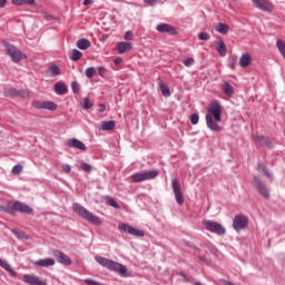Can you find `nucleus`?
I'll use <instances>...</instances> for the list:
<instances>
[{"instance_id": "8fccbe9b", "label": "nucleus", "mask_w": 285, "mask_h": 285, "mask_svg": "<svg viewBox=\"0 0 285 285\" xmlns=\"http://www.w3.org/2000/svg\"><path fill=\"white\" fill-rule=\"evenodd\" d=\"M11 233L13 235H16V237H18V239H21L23 237V234H21L19 230L17 229H11Z\"/></svg>"}, {"instance_id": "864d4df0", "label": "nucleus", "mask_w": 285, "mask_h": 285, "mask_svg": "<svg viewBox=\"0 0 285 285\" xmlns=\"http://www.w3.org/2000/svg\"><path fill=\"white\" fill-rule=\"evenodd\" d=\"M99 112H106V105L101 104L98 107Z\"/></svg>"}, {"instance_id": "4c0bfd02", "label": "nucleus", "mask_w": 285, "mask_h": 285, "mask_svg": "<svg viewBox=\"0 0 285 285\" xmlns=\"http://www.w3.org/2000/svg\"><path fill=\"white\" fill-rule=\"evenodd\" d=\"M236 67H237V56L236 55H232L229 57V68L232 70H235Z\"/></svg>"}, {"instance_id": "7c9ffc66", "label": "nucleus", "mask_w": 285, "mask_h": 285, "mask_svg": "<svg viewBox=\"0 0 285 285\" xmlns=\"http://www.w3.org/2000/svg\"><path fill=\"white\" fill-rule=\"evenodd\" d=\"M159 90L161 91L163 97H170V89L164 82H159Z\"/></svg>"}, {"instance_id": "c85d7f7f", "label": "nucleus", "mask_w": 285, "mask_h": 285, "mask_svg": "<svg viewBox=\"0 0 285 285\" xmlns=\"http://www.w3.org/2000/svg\"><path fill=\"white\" fill-rule=\"evenodd\" d=\"M13 6H35V0H11Z\"/></svg>"}, {"instance_id": "603ef678", "label": "nucleus", "mask_w": 285, "mask_h": 285, "mask_svg": "<svg viewBox=\"0 0 285 285\" xmlns=\"http://www.w3.org/2000/svg\"><path fill=\"white\" fill-rule=\"evenodd\" d=\"M144 2L148 6H155V3H157V0H144Z\"/></svg>"}, {"instance_id": "72a5a7b5", "label": "nucleus", "mask_w": 285, "mask_h": 285, "mask_svg": "<svg viewBox=\"0 0 285 285\" xmlns=\"http://www.w3.org/2000/svg\"><path fill=\"white\" fill-rule=\"evenodd\" d=\"M105 199H106V203L108 204V206L119 209V204L117 203V200H115V198H112L110 196H106Z\"/></svg>"}, {"instance_id": "f257e3e1", "label": "nucleus", "mask_w": 285, "mask_h": 285, "mask_svg": "<svg viewBox=\"0 0 285 285\" xmlns=\"http://www.w3.org/2000/svg\"><path fill=\"white\" fill-rule=\"evenodd\" d=\"M95 259L97 264H99L104 268H107V271H111L112 273H118L120 277H128V268H126V265L99 255L95 256Z\"/></svg>"}, {"instance_id": "4d7b16f0", "label": "nucleus", "mask_w": 285, "mask_h": 285, "mask_svg": "<svg viewBox=\"0 0 285 285\" xmlns=\"http://www.w3.org/2000/svg\"><path fill=\"white\" fill-rule=\"evenodd\" d=\"M92 4V0H83V6H90Z\"/></svg>"}, {"instance_id": "5fc2aeb1", "label": "nucleus", "mask_w": 285, "mask_h": 285, "mask_svg": "<svg viewBox=\"0 0 285 285\" xmlns=\"http://www.w3.org/2000/svg\"><path fill=\"white\" fill-rule=\"evenodd\" d=\"M6 3H8V0H0V8H6Z\"/></svg>"}, {"instance_id": "1a4fd4ad", "label": "nucleus", "mask_w": 285, "mask_h": 285, "mask_svg": "<svg viewBox=\"0 0 285 285\" xmlns=\"http://www.w3.org/2000/svg\"><path fill=\"white\" fill-rule=\"evenodd\" d=\"M171 188L177 204L181 206L184 204V195L181 194V184L177 178L171 179Z\"/></svg>"}, {"instance_id": "3c124183", "label": "nucleus", "mask_w": 285, "mask_h": 285, "mask_svg": "<svg viewBox=\"0 0 285 285\" xmlns=\"http://www.w3.org/2000/svg\"><path fill=\"white\" fill-rule=\"evenodd\" d=\"M98 75H100V77H104V75H106V68L99 67L98 68Z\"/></svg>"}, {"instance_id": "e433bc0d", "label": "nucleus", "mask_w": 285, "mask_h": 285, "mask_svg": "<svg viewBox=\"0 0 285 285\" xmlns=\"http://www.w3.org/2000/svg\"><path fill=\"white\" fill-rule=\"evenodd\" d=\"M199 41H210V33L203 31L198 33Z\"/></svg>"}, {"instance_id": "f8f14e48", "label": "nucleus", "mask_w": 285, "mask_h": 285, "mask_svg": "<svg viewBox=\"0 0 285 285\" xmlns=\"http://www.w3.org/2000/svg\"><path fill=\"white\" fill-rule=\"evenodd\" d=\"M23 282L24 284H29V285H48L46 281L40 279L39 276L32 275V274H24Z\"/></svg>"}, {"instance_id": "20e7f679", "label": "nucleus", "mask_w": 285, "mask_h": 285, "mask_svg": "<svg viewBox=\"0 0 285 285\" xmlns=\"http://www.w3.org/2000/svg\"><path fill=\"white\" fill-rule=\"evenodd\" d=\"M6 213H9V215H14V213H23L26 215H32V207L28 206L26 203L16 200L12 203V205H8L4 208Z\"/></svg>"}, {"instance_id": "6ab92c4d", "label": "nucleus", "mask_w": 285, "mask_h": 285, "mask_svg": "<svg viewBox=\"0 0 285 285\" xmlns=\"http://www.w3.org/2000/svg\"><path fill=\"white\" fill-rule=\"evenodd\" d=\"M0 268H3L10 275V277H17V272L12 268L10 263L3 258H0Z\"/></svg>"}, {"instance_id": "49530a36", "label": "nucleus", "mask_w": 285, "mask_h": 285, "mask_svg": "<svg viewBox=\"0 0 285 285\" xmlns=\"http://www.w3.org/2000/svg\"><path fill=\"white\" fill-rule=\"evenodd\" d=\"M258 170H262L267 177H271V174H268V171H266V165L258 164Z\"/></svg>"}, {"instance_id": "dca6fc26", "label": "nucleus", "mask_w": 285, "mask_h": 285, "mask_svg": "<svg viewBox=\"0 0 285 285\" xmlns=\"http://www.w3.org/2000/svg\"><path fill=\"white\" fill-rule=\"evenodd\" d=\"M156 30L158 32H161V33H167V35H177V30L168 24V23H160L156 27Z\"/></svg>"}, {"instance_id": "79ce46f5", "label": "nucleus", "mask_w": 285, "mask_h": 285, "mask_svg": "<svg viewBox=\"0 0 285 285\" xmlns=\"http://www.w3.org/2000/svg\"><path fill=\"white\" fill-rule=\"evenodd\" d=\"M190 124H193V126H197V124H199V115L193 114L190 116Z\"/></svg>"}, {"instance_id": "f3484780", "label": "nucleus", "mask_w": 285, "mask_h": 285, "mask_svg": "<svg viewBox=\"0 0 285 285\" xmlns=\"http://www.w3.org/2000/svg\"><path fill=\"white\" fill-rule=\"evenodd\" d=\"M205 119H206L207 128H209V130H213V132H219V130H222V127H219L217 122L213 121V116H210V114H207L205 116Z\"/></svg>"}, {"instance_id": "6e6552de", "label": "nucleus", "mask_w": 285, "mask_h": 285, "mask_svg": "<svg viewBox=\"0 0 285 285\" xmlns=\"http://www.w3.org/2000/svg\"><path fill=\"white\" fill-rule=\"evenodd\" d=\"M118 230H121L122 233H128V235H132L134 237H144L145 235L144 230L137 229L126 223H120L118 225Z\"/></svg>"}, {"instance_id": "5701e85b", "label": "nucleus", "mask_w": 285, "mask_h": 285, "mask_svg": "<svg viewBox=\"0 0 285 285\" xmlns=\"http://www.w3.org/2000/svg\"><path fill=\"white\" fill-rule=\"evenodd\" d=\"M223 92L227 97H233V95H235V89L233 88V85H230L228 81H225L223 85Z\"/></svg>"}, {"instance_id": "2eb2a0df", "label": "nucleus", "mask_w": 285, "mask_h": 285, "mask_svg": "<svg viewBox=\"0 0 285 285\" xmlns=\"http://www.w3.org/2000/svg\"><path fill=\"white\" fill-rule=\"evenodd\" d=\"M56 262L53 258H41L33 262V266L38 268H50V266H55Z\"/></svg>"}, {"instance_id": "f03ea898", "label": "nucleus", "mask_w": 285, "mask_h": 285, "mask_svg": "<svg viewBox=\"0 0 285 285\" xmlns=\"http://www.w3.org/2000/svg\"><path fill=\"white\" fill-rule=\"evenodd\" d=\"M72 210H73V213H76V215H79V217H81L89 224H94V226H101V219H99L98 216H95L86 207L81 206V204L73 203Z\"/></svg>"}, {"instance_id": "b1692460", "label": "nucleus", "mask_w": 285, "mask_h": 285, "mask_svg": "<svg viewBox=\"0 0 285 285\" xmlns=\"http://www.w3.org/2000/svg\"><path fill=\"white\" fill-rule=\"evenodd\" d=\"M90 46H91L90 40L86 38H81L77 41V48H79V50H88Z\"/></svg>"}, {"instance_id": "473e14b6", "label": "nucleus", "mask_w": 285, "mask_h": 285, "mask_svg": "<svg viewBox=\"0 0 285 285\" xmlns=\"http://www.w3.org/2000/svg\"><path fill=\"white\" fill-rule=\"evenodd\" d=\"M57 104L53 101H42V110H56Z\"/></svg>"}, {"instance_id": "a878e982", "label": "nucleus", "mask_w": 285, "mask_h": 285, "mask_svg": "<svg viewBox=\"0 0 285 285\" xmlns=\"http://www.w3.org/2000/svg\"><path fill=\"white\" fill-rule=\"evenodd\" d=\"M256 144H258V146H267V148H271V139H268V137L257 136Z\"/></svg>"}, {"instance_id": "423d86ee", "label": "nucleus", "mask_w": 285, "mask_h": 285, "mask_svg": "<svg viewBox=\"0 0 285 285\" xmlns=\"http://www.w3.org/2000/svg\"><path fill=\"white\" fill-rule=\"evenodd\" d=\"M4 48L9 55V57H11V60L14 63H19V61H21V59L26 58V55H23V52H21V50H19L17 47H14L13 45H10L8 42H4Z\"/></svg>"}, {"instance_id": "7ed1b4c3", "label": "nucleus", "mask_w": 285, "mask_h": 285, "mask_svg": "<svg viewBox=\"0 0 285 285\" xmlns=\"http://www.w3.org/2000/svg\"><path fill=\"white\" fill-rule=\"evenodd\" d=\"M159 176L158 169H153L148 171H140L132 174L129 179H131L132 184H141V181H150V179H155Z\"/></svg>"}, {"instance_id": "aec40b11", "label": "nucleus", "mask_w": 285, "mask_h": 285, "mask_svg": "<svg viewBox=\"0 0 285 285\" xmlns=\"http://www.w3.org/2000/svg\"><path fill=\"white\" fill-rule=\"evenodd\" d=\"M226 43L224 42V40H217L216 41V51L218 52V55L220 57H226Z\"/></svg>"}, {"instance_id": "58836bf2", "label": "nucleus", "mask_w": 285, "mask_h": 285, "mask_svg": "<svg viewBox=\"0 0 285 285\" xmlns=\"http://www.w3.org/2000/svg\"><path fill=\"white\" fill-rule=\"evenodd\" d=\"M94 104L92 101H90L89 98H85L82 100V108H85V110H90V108H92Z\"/></svg>"}, {"instance_id": "39448f33", "label": "nucleus", "mask_w": 285, "mask_h": 285, "mask_svg": "<svg viewBox=\"0 0 285 285\" xmlns=\"http://www.w3.org/2000/svg\"><path fill=\"white\" fill-rule=\"evenodd\" d=\"M203 224L205 229L209 233H214V235H226V228L215 220H204Z\"/></svg>"}, {"instance_id": "cd10ccee", "label": "nucleus", "mask_w": 285, "mask_h": 285, "mask_svg": "<svg viewBox=\"0 0 285 285\" xmlns=\"http://www.w3.org/2000/svg\"><path fill=\"white\" fill-rule=\"evenodd\" d=\"M82 57L83 53H81V51H79L78 49H73L70 51L69 58L71 59V61H79V59H81Z\"/></svg>"}, {"instance_id": "4468645a", "label": "nucleus", "mask_w": 285, "mask_h": 285, "mask_svg": "<svg viewBox=\"0 0 285 285\" xmlns=\"http://www.w3.org/2000/svg\"><path fill=\"white\" fill-rule=\"evenodd\" d=\"M254 181L256 184V188H257L258 193H261V195H263V197H265V199H268L271 197V191H268V188L266 187V185H264L262 179L254 177Z\"/></svg>"}, {"instance_id": "412c9836", "label": "nucleus", "mask_w": 285, "mask_h": 285, "mask_svg": "<svg viewBox=\"0 0 285 285\" xmlns=\"http://www.w3.org/2000/svg\"><path fill=\"white\" fill-rule=\"evenodd\" d=\"M55 92L56 95H66V92H68V87L66 86V82H56Z\"/></svg>"}, {"instance_id": "de8ad7c7", "label": "nucleus", "mask_w": 285, "mask_h": 285, "mask_svg": "<svg viewBox=\"0 0 285 285\" xmlns=\"http://www.w3.org/2000/svg\"><path fill=\"white\" fill-rule=\"evenodd\" d=\"M132 40V31L128 30L125 32V41H131Z\"/></svg>"}, {"instance_id": "9b49d317", "label": "nucleus", "mask_w": 285, "mask_h": 285, "mask_svg": "<svg viewBox=\"0 0 285 285\" xmlns=\"http://www.w3.org/2000/svg\"><path fill=\"white\" fill-rule=\"evenodd\" d=\"M255 8L262 10L263 12H273L275 10V6L269 0H252Z\"/></svg>"}, {"instance_id": "4be33fe9", "label": "nucleus", "mask_w": 285, "mask_h": 285, "mask_svg": "<svg viewBox=\"0 0 285 285\" xmlns=\"http://www.w3.org/2000/svg\"><path fill=\"white\" fill-rule=\"evenodd\" d=\"M118 55H124L127 50H132V43L130 42H119L117 46Z\"/></svg>"}, {"instance_id": "c03bdc74", "label": "nucleus", "mask_w": 285, "mask_h": 285, "mask_svg": "<svg viewBox=\"0 0 285 285\" xmlns=\"http://www.w3.org/2000/svg\"><path fill=\"white\" fill-rule=\"evenodd\" d=\"M184 66H186V68H190V66H194L195 65V59L193 58H187L184 60Z\"/></svg>"}, {"instance_id": "a19ab883", "label": "nucleus", "mask_w": 285, "mask_h": 285, "mask_svg": "<svg viewBox=\"0 0 285 285\" xmlns=\"http://www.w3.org/2000/svg\"><path fill=\"white\" fill-rule=\"evenodd\" d=\"M23 170V166L21 165H16L12 167L11 173L12 175H19Z\"/></svg>"}, {"instance_id": "bb28decb", "label": "nucleus", "mask_w": 285, "mask_h": 285, "mask_svg": "<svg viewBox=\"0 0 285 285\" xmlns=\"http://www.w3.org/2000/svg\"><path fill=\"white\" fill-rule=\"evenodd\" d=\"M115 126L116 124L114 120L102 121L100 130H105V131L115 130Z\"/></svg>"}, {"instance_id": "c9c22d12", "label": "nucleus", "mask_w": 285, "mask_h": 285, "mask_svg": "<svg viewBox=\"0 0 285 285\" xmlns=\"http://www.w3.org/2000/svg\"><path fill=\"white\" fill-rule=\"evenodd\" d=\"M71 90L73 95H79V92H81V87L79 86V82L77 80H73L71 82Z\"/></svg>"}, {"instance_id": "9d476101", "label": "nucleus", "mask_w": 285, "mask_h": 285, "mask_svg": "<svg viewBox=\"0 0 285 285\" xmlns=\"http://www.w3.org/2000/svg\"><path fill=\"white\" fill-rule=\"evenodd\" d=\"M207 110L209 115L214 116V120L216 121V124H219V121H222V105H219L218 101H213L212 104H209Z\"/></svg>"}, {"instance_id": "a18cd8bd", "label": "nucleus", "mask_w": 285, "mask_h": 285, "mask_svg": "<svg viewBox=\"0 0 285 285\" xmlns=\"http://www.w3.org/2000/svg\"><path fill=\"white\" fill-rule=\"evenodd\" d=\"M85 284H88V285H104L102 283L97 282V281H95L92 278H86L85 279Z\"/></svg>"}, {"instance_id": "a211bd4d", "label": "nucleus", "mask_w": 285, "mask_h": 285, "mask_svg": "<svg viewBox=\"0 0 285 285\" xmlns=\"http://www.w3.org/2000/svg\"><path fill=\"white\" fill-rule=\"evenodd\" d=\"M67 146H69V148H77L78 150H86V144L77 138L68 139Z\"/></svg>"}, {"instance_id": "f704fd0d", "label": "nucleus", "mask_w": 285, "mask_h": 285, "mask_svg": "<svg viewBox=\"0 0 285 285\" xmlns=\"http://www.w3.org/2000/svg\"><path fill=\"white\" fill-rule=\"evenodd\" d=\"M85 75L88 77V79H92V77L97 75V69L95 67H89L85 70Z\"/></svg>"}, {"instance_id": "09e8293b", "label": "nucleus", "mask_w": 285, "mask_h": 285, "mask_svg": "<svg viewBox=\"0 0 285 285\" xmlns=\"http://www.w3.org/2000/svg\"><path fill=\"white\" fill-rule=\"evenodd\" d=\"M63 173L68 174L70 170H72V167L69 164L62 165Z\"/></svg>"}, {"instance_id": "37998d69", "label": "nucleus", "mask_w": 285, "mask_h": 285, "mask_svg": "<svg viewBox=\"0 0 285 285\" xmlns=\"http://www.w3.org/2000/svg\"><path fill=\"white\" fill-rule=\"evenodd\" d=\"M32 106H33V108H37L38 110H43V101L33 100Z\"/></svg>"}, {"instance_id": "ea45409f", "label": "nucleus", "mask_w": 285, "mask_h": 285, "mask_svg": "<svg viewBox=\"0 0 285 285\" xmlns=\"http://www.w3.org/2000/svg\"><path fill=\"white\" fill-rule=\"evenodd\" d=\"M80 168L85 173H92V166L90 164H88V163H81L80 164Z\"/></svg>"}, {"instance_id": "393cba45", "label": "nucleus", "mask_w": 285, "mask_h": 285, "mask_svg": "<svg viewBox=\"0 0 285 285\" xmlns=\"http://www.w3.org/2000/svg\"><path fill=\"white\" fill-rule=\"evenodd\" d=\"M249 63H250V55L244 53L239 59L240 68H248Z\"/></svg>"}, {"instance_id": "ddd939ff", "label": "nucleus", "mask_w": 285, "mask_h": 285, "mask_svg": "<svg viewBox=\"0 0 285 285\" xmlns=\"http://www.w3.org/2000/svg\"><path fill=\"white\" fill-rule=\"evenodd\" d=\"M53 256L56 257L57 262L63 266H70V264H72V259H70V257L61 250L53 252Z\"/></svg>"}, {"instance_id": "6e6d98bb", "label": "nucleus", "mask_w": 285, "mask_h": 285, "mask_svg": "<svg viewBox=\"0 0 285 285\" xmlns=\"http://www.w3.org/2000/svg\"><path fill=\"white\" fill-rule=\"evenodd\" d=\"M121 61H124L121 58H116L115 61H114V63H115L116 66H119V63H121Z\"/></svg>"}, {"instance_id": "c756f323", "label": "nucleus", "mask_w": 285, "mask_h": 285, "mask_svg": "<svg viewBox=\"0 0 285 285\" xmlns=\"http://www.w3.org/2000/svg\"><path fill=\"white\" fill-rule=\"evenodd\" d=\"M61 75V69L57 65L49 67V77H59Z\"/></svg>"}, {"instance_id": "0eeeda50", "label": "nucleus", "mask_w": 285, "mask_h": 285, "mask_svg": "<svg viewBox=\"0 0 285 285\" xmlns=\"http://www.w3.org/2000/svg\"><path fill=\"white\" fill-rule=\"evenodd\" d=\"M248 217H246L244 214H238L233 219V228L236 230V233H239L244 230L245 228H248Z\"/></svg>"}, {"instance_id": "2f4dec72", "label": "nucleus", "mask_w": 285, "mask_h": 285, "mask_svg": "<svg viewBox=\"0 0 285 285\" xmlns=\"http://www.w3.org/2000/svg\"><path fill=\"white\" fill-rule=\"evenodd\" d=\"M216 32H219L220 35H228V26H226L223 22H219L216 26Z\"/></svg>"}]
</instances>
